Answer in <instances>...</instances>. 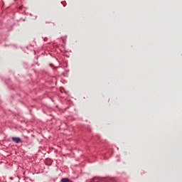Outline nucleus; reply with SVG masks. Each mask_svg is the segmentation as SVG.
I'll use <instances>...</instances> for the list:
<instances>
[{"label":"nucleus","instance_id":"f257e3e1","mask_svg":"<svg viewBox=\"0 0 182 182\" xmlns=\"http://www.w3.org/2000/svg\"><path fill=\"white\" fill-rule=\"evenodd\" d=\"M12 140L15 143H22V139H21V138H18V137H12Z\"/></svg>","mask_w":182,"mask_h":182}]
</instances>
